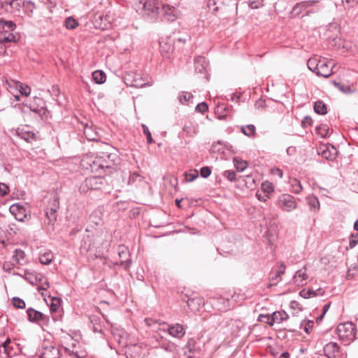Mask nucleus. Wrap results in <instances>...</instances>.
<instances>
[{
	"label": "nucleus",
	"mask_w": 358,
	"mask_h": 358,
	"mask_svg": "<svg viewBox=\"0 0 358 358\" xmlns=\"http://www.w3.org/2000/svg\"><path fill=\"white\" fill-rule=\"evenodd\" d=\"M307 66L316 75L329 78L332 74L334 64L324 57L314 55L308 60Z\"/></svg>",
	"instance_id": "f257e3e1"
},
{
	"label": "nucleus",
	"mask_w": 358,
	"mask_h": 358,
	"mask_svg": "<svg viewBox=\"0 0 358 358\" xmlns=\"http://www.w3.org/2000/svg\"><path fill=\"white\" fill-rule=\"evenodd\" d=\"M132 5L138 13L150 18L159 15L161 4L157 0H133Z\"/></svg>",
	"instance_id": "f03ea898"
},
{
	"label": "nucleus",
	"mask_w": 358,
	"mask_h": 358,
	"mask_svg": "<svg viewBox=\"0 0 358 358\" xmlns=\"http://www.w3.org/2000/svg\"><path fill=\"white\" fill-rule=\"evenodd\" d=\"M24 278L30 284L35 285L37 290L41 292L44 299L46 300L44 291H46L50 287L46 277L39 273H30L25 271L24 273Z\"/></svg>",
	"instance_id": "7ed1b4c3"
},
{
	"label": "nucleus",
	"mask_w": 358,
	"mask_h": 358,
	"mask_svg": "<svg viewBox=\"0 0 358 358\" xmlns=\"http://www.w3.org/2000/svg\"><path fill=\"white\" fill-rule=\"evenodd\" d=\"M337 334L340 340L349 344L355 338V327L352 322L341 323L337 327Z\"/></svg>",
	"instance_id": "20e7f679"
},
{
	"label": "nucleus",
	"mask_w": 358,
	"mask_h": 358,
	"mask_svg": "<svg viewBox=\"0 0 358 358\" xmlns=\"http://www.w3.org/2000/svg\"><path fill=\"white\" fill-rule=\"evenodd\" d=\"M43 105V101L36 96H34L33 101L30 99H24V106L29 108L31 111L38 115L43 120L47 118V113L48 112Z\"/></svg>",
	"instance_id": "39448f33"
},
{
	"label": "nucleus",
	"mask_w": 358,
	"mask_h": 358,
	"mask_svg": "<svg viewBox=\"0 0 358 358\" xmlns=\"http://www.w3.org/2000/svg\"><path fill=\"white\" fill-rule=\"evenodd\" d=\"M21 351L20 345L11 342L9 339L0 345L1 358H12L20 354Z\"/></svg>",
	"instance_id": "423d86ee"
},
{
	"label": "nucleus",
	"mask_w": 358,
	"mask_h": 358,
	"mask_svg": "<svg viewBox=\"0 0 358 358\" xmlns=\"http://www.w3.org/2000/svg\"><path fill=\"white\" fill-rule=\"evenodd\" d=\"M99 161L98 156H94L93 155H86L81 159L80 165L81 166L86 169L89 170L91 172L99 173L101 175L102 173L101 166H99Z\"/></svg>",
	"instance_id": "0eeeda50"
},
{
	"label": "nucleus",
	"mask_w": 358,
	"mask_h": 358,
	"mask_svg": "<svg viewBox=\"0 0 358 358\" xmlns=\"http://www.w3.org/2000/svg\"><path fill=\"white\" fill-rule=\"evenodd\" d=\"M41 358H60L59 349L52 343L44 341L41 345Z\"/></svg>",
	"instance_id": "6e6552de"
},
{
	"label": "nucleus",
	"mask_w": 358,
	"mask_h": 358,
	"mask_svg": "<svg viewBox=\"0 0 358 358\" xmlns=\"http://www.w3.org/2000/svg\"><path fill=\"white\" fill-rule=\"evenodd\" d=\"M105 182V180L101 176L89 177L83 182L80 189L83 192H86L89 189H101Z\"/></svg>",
	"instance_id": "1a4fd4ad"
},
{
	"label": "nucleus",
	"mask_w": 358,
	"mask_h": 358,
	"mask_svg": "<svg viewBox=\"0 0 358 358\" xmlns=\"http://www.w3.org/2000/svg\"><path fill=\"white\" fill-rule=\"evenodd\" d=\"M113 157L114 155L107 153H102L101 155L98 156L100 162L99 166H101L102 173L110 174L115 169Z\"/></svg>",
	"instance_id": "9d476101"
},
{
	"label": "nucleus",
	"mask_w": 358,
	"mask_h": 358,
	"mask_svg": "<svg viewBox=\"0 0 358 358\" xmlns=\"http://www.w3.org/2000/svg\"><path fill=\"white\" fill-rule=\"evenodd\" d=\"M124 82L127 85L137 88L150 86L149 83H145L140 74L128 73L124 76Z\"/></svg>",
	"instance_id": "9b49d317"
},
{
	"label": "nucleus",
	"mask_w": 358,
	"mask_h": 358,
	"mask_svg": "<svg viewBox=\"0 0 358 358\" xmlns=\"http://www.w3.org/2000/svg\"><path fill=\"white\" fill-rule=\"evenodd\" d=\"M278 206L284 211L290 212L295 209L297 203L294 198L289 194H282L278 199Z\"/></svg>",
	"instance_id": "f8f14e48"
},
{
	"label": "nucleus",
	"mask_w": 358,
	"mask_h": 358,
	"mask_svg": "<svg viewBox=\"0 0 358 358\" xmlns=\"http://www.w3.org/2000/svg\"><path fill=\"white\" fill-rule=\"evenodd\" d=\"M159 14L165 20L173 22L179 16V10L174 6L170 5H163L160 7Z\"/></svg>",
	"instance_id": "ddd939ff"
},
{
	"label": "nucleus",
	"mask_w": 358,
	"mask_h": 358,
	"mask_svg": "<svg viewBox=\"0 0 358 358\" xmlns=\"http://www.w3.org/2000/svg\"><path fill=\"white\" fill-rule=\"evenodd\" d=\"M6 85L9 92L14 96L15 101H20L22 95V83L15 80L6 81Z\"/></svg>",
	"instance_id": "4468645a"
},
{
	"label": "nucleus",
	"mask_w": 358,
	"mask_h": 358,
	"mask_svg": "<svg viewBox=\"0 0 358 358\" xmlns=\"http://www.w3.org/2000/svg\"><path fill=\"white\" fill-rule=\"evenodd\" d=\"M59 199L55 197L51 206L48 207L45 211V215L48 220V224H52L57 219V211L59 208Z\"/></svg>",
	"instance_id": "2eb2a0df"
},
{
	"label": "nucleus",
	"mask_w": 358,
	"mask_h": 358,
	"mask_svg": "<svg viewBox=\"0 0 358 358\" xmlns=\"http://www.w3.org/2000/svg\"><path fill=\"white\" fill-rule=\"evenodd\" d=\"M323 350L328 358H338L340 356V348L335 342H330L325 345Z\"/></svg>",
	"instance_id": "dca6fc26"
},
{
	"label": "nucleus",
	"mask_w": 358,
	"mask_h": 358,
	"mask_svg": "<svg viewBox=\"0 0 358 358\" xmlns=\"http://www.w3.org/2000/svg\"><path fill=\"white\" fill-rule=\"evenodd\" d=\"M308 279L307 268L306 266H303L295 273L293 277V282L297 286H303L306 284Z\"/></svg>",
	"instance_id": "f3484780"
},
{
	"label": "nucleus",
	"mask_w": 358,
	"mask_h": 358,
	"mask_svg": "<svg viewBox=\"0 0 358 358\" xmlns=\"http://www.w3.org/2000/svg\"><path fill=\"white\" fill-rule=\"evenodd\" d=\"M162 329L167 331L170 336L177 338H182L185 334L183 327L179 324L168 325L166 329L165 328H162Z\"/></svg>",
	"instance_id": "a211bd4d"
},
{
	"label": "nucleus",
	"mask_w": 358,
	"mask_h": 358,
	"mask_svg": "<svg viewBox=\"0 0 358 358\" xmlns=\"http://www.w3.org/2000/svg\"><path fill=\"white\" fill-rule=\"evenodd\" d=\"M270 322L271 327L273 326L274 324H280L282 322L287 320L289 317L288 314L284 311H275L271 315Z\"/></svg>",
	"instance_id": "6ab92c4d"
},
{
	"label": "nucleus",
	"mask_w": 358,
	"mask_h": 358,
	"mask_svg": "<svg viewBox=\"0 0 358 358\" xmlns=\"http://www.w3.org/2000/svg\"><path fill=\"white\" fill-rule=\"evenodd\" d=\"M27 314L29 321L38 324L44 320V315L31 308L27 310Z\"/></svg>",
	"instance_id": "aec40b11"
},
{
	"label": "nucleus",
	"mask_w": 358,
	"mask_h": 358,
	"mask_svg": "<svg viewBox=\"0 0 358 358\" xmlns=\"http://www.w3.org/2000/svg\"><path fill=\"white\" fill-rule=\"evenodd\" d=\"M317 1H301L297 4H296L292 9V13L294 15H299L301 13L303 10L306 9L307 8L312 6L314 3H317Z\"/></svg>",
	"instance_id": "412c9836"
},
{
	"label": "nucleus",
	"mask_w": 358,
	"mask_h": 358,
	"mask_svg": "<svg viewBox=\"0 0 358 358\" xmlns=\"http://www.w3.org/2000/svg\"><path fill=\"white\" fill-rule=\"evenodd\" d=\"M115 339L122 346H128L131 343H129L127 338V334L123 330L117 329L113 332Z\"/></svg>",
	"instance_id": "4be33fe9"
},
{
	"label": "nucleus",
	"mask_w": 358,
	"mask_h": 358,
	"mask_svg": "<svg viewBox=\"0 0 358 358\" xmlns=\"http://www.w3.org/2000/svg\"><path fill=\"white\" fill-rule=\"evenodd\" d=\"M160 52L164 58H170L173 52V45L171 42L162 41L160 43Z\"/></svg>",
	"instance_id": "5701e85b"
},
{
	"label": "nucleus",
	"mask_w": 358,
	"mask_h": 358,
	"mask_svg": "<svg viewBox=\"0 0 358 358\" xmlns=\"http://www.w3.org/2000/svg\"><path fill=\"white\" fill-rule=\"evenodd\" d=\"M10 213L18 222H22V205L20 203H15L9 208Z\"/></svg>",
	"instance_id": "b1692460"
},
{
	"label": "nucleus",
	"mask_w": 358,
	"mask_h": 358,
	"mask_svg": "<svg viewBox=\"0 0 358 358\" xmlns=\"http://www.w3.org/2000/svg\"><path fill=\"white\" fill-rule=\"evenodd\" d=\"M118 255L120 259V263L125 268L129 267L130 261L129 259V250L124 247H120L118 249Z\"/></svg>",
	"instance_id": "393cba45"
},
{
	"label": "nucleus",
	"mask_w": 358,
	"mask_h": 358,
	"mask_svg": "<svg viewBox=\"0 0 358 358\" xmlns=\"http://www.w3.org/2000/svg\"><path fill=\"white\" fill-rule=\"evenodd\" d=\"M20 39V36H15L13 33L9 32L7 30L0 33V42L2 43L9 42H16Z\"/></svg>",
	"instance_id": "a878e982"
},
{
	"label": "nucleus",
	"mask_w": 358,
	"mask_h": 358,
	"mask_svg": "<svg viewBox=\"0 0 358 358\" xmlns=\"http://www.w3.org/2000/svg\"><path fill=\"white\" fill-rule=\"evenodd\" d=\"M54 258L53 254L50 250H44L39 254V261L42 264H50Z\"/></svg>",
	"instance_id": "bb28decb"
},
{
	"label": "nucleus",
	"mask_w": 358,
	"mask_h": 358,
	"mask_svg": "<svg viewBox=\"0 0 358 358\" xmlns=\"http://www.w3.org/2000/svg\"><path fill=\"white\" fill-rule=\"evenodd\" d=\"M187 303L191 310L196 312L199 310L203 301L201 298H192L187 300Z\"/></svg>",
	"instance_id": "cd10ccee"
},
{
	"label": "nucleus",
	"mask_w": 358,
	"mask_h": 358,
	"mask_svg": "<svg viewBox=\"0 0 358 358\" xmlns=\"http://www.w3.org/2000/svg\"><path fill=\"white\" fill-rule=\"evenodd\" d=\"M84 134L89 141H98L99 135L96 130L91 126H86L84 129Z\"/></svg>",
	"instance_id": "c85d7f7f"
},
{
	"label": "nucleus",
	"mask_w": 358,
	"mask_h": 358,
	"mask_svg": "<svg viewBox=\"0 0 358 358\" xmlns=\"http://www.w3.org/2000/svg\"><path fill=\"white\" fill-rule=\"evenodd\" d=\"M306 201L310 206L311 210L317 212L320 209V202L318 199L313 195H309L306 197Z\"/></svg>",
	"instance_id": "c756f323"
},
{
	"label": "nucleus",
	"mask_w": 358,
	"mask_h": 358,
	"mask_svg": "<svg viewBox=\"0 0 358 358\" xmlns=\"http://www.w3.org/2000/svg\"><path fill=\"white\" fill-rule=\"evenodd\" d=\"M91 323L93 324V330L94 332H101L102 331V325H101V318L98 315H91L90 317Z\"/></svg>",
	"instance_id": "7c9ffc66"
},
{
	"label": "nucleus",
	"mask_w": 358,
	"mask_h": 358,
	"mask_svg": "<svg viewBox=\"0 0 358 358\" xmlns=\"http://www.w3.org/2000/svg\"><path fill=\"white\" fill-rule=\"evenodd\" d=\"M234 166L239 172L243 171L248 166V162L241 158L236 157L233 159Z\"/></svg>",
	"instance_id": "2f4dec72"
},
{
	"label": "nucleus",
	"mask_w": 358,
	"mask_h": 358,
	"mask_svg": "<svg viewBox=\"0 0 358 358\" xmlns=\"http://www.w3.org/2000/svg\"><path fill=\"white\" fill-rule=\"evenodd\" d=\"M291 185V191L295 194H299L302 191V185L301 182L296 178H292L289 181Z\"/></svg>",
	"instance_id": "473e14b6"
},
{
	"label": "nucleus",
	"mask_w": 358,
	"mask_h": 358,
	"mask_svg": "<svg viewBox=\"0 0 358 358\" xmlns=\"http://www.w3.org/2000/svg\"><path fill=\"white\" fill-rule=\"evenodd\" d=\"M193 95L190 92H182L178 96L179 101L182 104L189 105L191 103Z\"/></svg>",
	"instance_id": "72a5a7b5"
},
{
	"label": "nucleus",
	"mask_w": 358,
	"mask_h": 358,
	"mask_svg": "<svg viewBox=\"0 0 358 358\" xmlns=\"http://www.w3.org/2000/svg\"><path fill=\"white\" fill-rule=\"evenodd\" d=\"M314 110L320 115H324L327 113L326 105L322 101H317L314 104Z\"/></svg>",
	"instance_id": "f704fd0d"
},
{
	"label": "nucleus",
	"mask_w": 358,
	"mask_h": 358,
	"mask_svg": "<svg viewBox=\"0 0 358 358\" xmlns=\"http://www.w3.org/2000/svg\"><path fill=\"white\" fill-rule=\"evenodd\" d=\"M92 78L96 83L102 84L106 80V75L101 71H95L92 73Z\"/></svg>",
	"instance_id": "c9c22d12"
},
{
	"label": "nucleus",
	"mask_w": 358,
	"mask_h": 358,
	"mask_svg": "<svg viewBox=\"0 0 358 358\" xmlns=\"http://www.w3.org/2000/svg\"><path fill=\"white\" fill-rule=\"evenodd\" d=\"M321 154L324 158L332 160L336 157V150L334 146H332L331 150L327 148L326 150H322Z\"/></svg>",
	"instance_id": "e433bc0d"
},
{
	"label": "nucleus",
	"mask_w": 358,
	"mask_h": 358,
	"mask_svg": "<svg viewBox=\"0 0 358 358\" xmlns=\"http://www.w3.org/2000/svg\"><path fill=\"white\" fill-rule=\"evenodd\" d=\"M241 131L247 136L251 137L255 134L256 128L253 124L241 127Z\"/></svg>",
	"instance_id": "4c0bfd02"
},
{
	"label": "nucleus",
	"mask_w": 358,
	"mask_h": 358,
	"mask_svg": "<svg viewBox=\"0 0 358 358\" xmlns=\"http://www.w3.org/2000/svg\"><path fill=\"white\" fill-rule=\"evenodd\" d=\"M78 24V21L72 17H68L64 22V25L68 29H74Z\"/></svg>",
	"instance_id": "58836bf2"
},
{
	"label": "nucleus",
	"mask_w": 358,
	"mask_h": 358,
	"mask_svg": "<svg viewBox=\"0 0 358 358\" xmlns=\"http://www.w3.org/2000/svg\"><path fill=\"white\" fill-rule=\"evenodd\" d=\"M37 138L38 136L36 133L24 129V141L31 143L32 141H36Z\"/></svg>",
	"instance_id": "ea45409f"
},
{
	"label": "nucleus",
	"mask_w": 358,
	"mask_h": 358,
	"mask_svg": "<svg viewBox=\"0 0 358 358\" xmlns=\"http://www.w3.org/2000/svg\"><path fill=\"white\" fill-rule=\"evenodd\" d=\"M316 131L318 135L325 138L328 135L329 127L327 124H321L316 127Z\"/></svg>",
	"instance_id": "a19ab883"
},
{
	"label": "nucleus",
	"mask_w": 358,
	"mask_h": 358,
	"mask_svg": "<svg viewBox=\"0 0 358 358\" xmlns=\"http://www.w3.org/2000/svg\"><path fill=\"white\" fill-rule=\"evenodd\" d=\"M286 266L284 263L281 262L278 269L276 271L275 276L272 277L273 280H280L281 275H283L285 272Z\"/></svg>",
	"instance_id": "79ce46f5"
},
{
	"label": "nucleus",
	"mask_w": 358,
	"mask_h": 358,
	"mask_svg": "<svg viewBox=\"0 0 358 358\" xmlns=\"http://www.w3.org/2000/svg\"><path fill=\"white\" fill-rule=\"evenodd\" d=\"M261 189L264 193H266L267 194L273 192L274 190L273 184L271 182H269L267 181L264 182L262 184Z\"/></svg>",
	"instance_id": "37998d69"
},
{
	"label": "nucleus",
	"mask_w": 358,
	"mask_h": 358,
	"mask_svg": "<svg viewBox=\"0 0 358 358\" xmlns=\"http://www.w3.org/2000/svg\"><path fill=\"white\" fill-rule=\"evenodd\" d=\"M334 85L341 92L345 94H351L353 91L348 85H344L336 81L334 82Z\"/></svg>",
	"instance_id": "c03bdc74"
},
{
	"label": "nucleus",
	"mask_w": 358,
	"mask_h": 358,
	"mask_svg": "<svg viewBox=\"0 0 358 358\" xmlns=\"http://www.w3.org/2000/svg\"><path fill=\"white\" fill-rule=\"evenodd\" d=\"M182 129L189 136H193L196 133V129L192 123L185 124Z\"/></svg>",
	"instance_id": "a18cd8bd"
},
{
	"label": "nucleus",
	"mask_w": 358,
	"mask_h": 358,
	"mask_svg": "<svg viewBox=\"0 0 358 358\" xmlns=\"http://www.w3.org/2000/svg\"><path fill=\"white\" fill-rule=\"evenodd\" d=\"M211 151L213 152H217V153H224V146L221 143L220 141H218L217 143H214L213 145H212V147H211Z\"/></svg>",
	"instance_id": "49530a36"
},
{
	"label": "nucleus",
	"mask_w": 358,
	"mask_h": 358,
	"mask_svg": "<svg viewBox=\"0 0 358 358\" xmlns=\"http://www.w3.org/2000/svg\"><path fill=\"white\" fill-rule=\"evenodd\" d=\"M34 8L35 6L31 1L24 2V12H25L27 15H30Z\"/></svg>",
	"instance_id": "de8ad7c7"
},
{
	"label": "nucleus",
	"mask_w": 358,
	"mask_h": 358,
	"mask_svg": "<svg viewBox=\"0 0 358 358\" xmlns=\"http://www.w3.org/2000/svg\"><path fill=\"white\" fill-rule=\"evenodd\" d=\"M264 0H250L248 2L250 8L252 9H257L264 5Z\"/></svg>",
	"instance_id": "09e8293b"
},
{
	"label": "nucleus",
	"mask_w": 358,
	"mask_h": 358,
	"mask_svg": "<svg viewBox=\"0 0 358 358\" xmlns=\"http://www.w3.org/2000/svg\"><path fill=\"white\" fill-rule=\"evenodd\" d=\"M144 322L147 326L150 327H153L155 324H159V325L162 324L163 326L166 325V324L164 322L160 323V322H159L158 320H154L152 318H145Z\"/></svg>",
	"instance_id": "8fccbe9b"
},
{
	"label": "nucleus",
	"mask_w": 358,
	"mask_h": 358,
	"mask_svg": "<svg viewBox=\"0 0 358 358\" xmlns=\"http://www.w3.org/2000/svg\"><path fill=\"white\" fill-rule=\"evenodd\" d=\"M197 178H198V172L196 170L193 171L192 172L185 173V179H186V181H187V182H192Z\"/></svg>",
	"instance_id": "3c124183"
},
{
	"label": "nucleus",
	"mask_w": 358,
	"mask_h": 358,
	"mask_svg": "<svg viewBox=\"0 0 358 358\" xmlns=\"http://www.w3.org/2000/svg\"><path fill=\"white\" fill-rule=\"evenodd\" d=\"M208 109V105L205 102H201L196 106V110L199 113L203 114Z\"/></svg>",
	"instance_id": "603ef678"
},
{
	"label": "nucleus",
	"mask_w": 358,
	"mask_h": 358,
	"mask_svg": "<svg viewBox=\"0 0 358 358\" xmlns=\"http://www.w3.org/2000/svg\"><path fill=\"white\" fill-rule=\"evenodd\" d=\"M227 108L224 104H220L217 106L216 113H219L220 116L227 115Z\"/></svg>",
	"instance_id": "864d4df0"
},
{
	"label": "nucleus",
	"mask_w": 358,
	"mask_h": 358,
	"mask_svg": "<svg viewBox=\"0 0 358 358\" xmlns=\"http://www.w3.org/2000/svg\"><path fill=\"white\" fill-rule=\"evenodd\" d=\"M142 127H143V133L145 134V135L147 137L148 143H152L154 142V141H153V139L152 138L151 133L149 131L148 128L145 125H144V124H143Z\"/></svg>",
	"instance_id": "5fc2aeb1"
},
{
	"label": "nucleus",
	"mask_w": 358,
	"mask_h": 358,
	"mask_svg": "<svg viewBox=\"0 0 358 358\" xmlns=\"http://www.w3.org/2000/svg\"><path fill=\"white\" fill-rule=\"evenodd\" d=\"M224 176L230 181L236 180V174L234 171H226L224 173Z\"/></svg>",
	"instance_id": "6e6d98bb"
},
{
	"label": "nucleus",
	"mask_w": 358,
	"mask_h": 358,
	"mask_svg": "<svg viewBox=\"0 0 358 358\" xmlns=\"http://www.w3.org/2000/svg\"><path fill=\"white\" fill-rule=\"evenodd\" d=\"M52 303H51V309L53 311H56L60 304V299L57 297H52L51 299Z\"/></svg>",
	"instance_id": "4d7b16f0"
},
{
	"label": "nucleus",
	"mask_w": 358,
	"mask_h": 358,
	"mask_svg": "<svg viewBox=\"0 0 358 358\" xmlns=\"http://www.w3.org/2000/svg\"><path fill=\"white\" fill-rule=\"evenodd\" d=\"M12 303L16 308H22V299L19 297H13L12 299Z\"/></svg>",
	"instance_id": "13d9d810"
},
{
	"label": "nucleus",
	"mask_w": 358,
	"mask_h": 358,
	"mask_svg": "<svg viewBox=\"0 0 358 358\" xmlns=\"http://www.w3.org/2000/svg\"><path fill=\"white\" fill-rule=\"evenodd\" d=\"M210 173L211 170L208 166H204L201 168L200 170V174L204 178H208L210 175Z\"/></svg>",
	"instance_id": "bf43d9fd"
},
{
	"label": "nucleus",
	"mask_w": 358,
	"mask_h": 358,
	"mask_svg": "<svg viewBox=\"0 0 358 358\" xmlns=\"http://www.w3.org/2000/svg\"><path fill=\"white\" fill-rule=\"evenodd\" d=\"M4 25L3 26V29L4 30H7L10 32V31H13L15 24L12 21H5L3 22Z\"/></svg>",
	"instance_id": "052dcab7"
},
{
	"label": "nucleus",
	"mask_w": 358,
	"mask_h": 358,
	"mask_svg": "<svg viewBox=\"0 0 358 358\" xmlns=\"http://www.w3.org/2000/svg\"><path fill=\"white\" fill-rule=\"evenodd\" d=\"M21 0H12L9 5L13 10H20Z\"/></svg>",
	"instance_id": "680f3d73"
},
{
	"label": "nucleus",
	"mask_w": 358,
	"mask_h": 358,
	"mask_svg": "<svg viewBox=\"0 0 358 358\" xmlns=\"http://www.w3.org/2000/svg\"><path fill=\"white\" fill-rule=\"evenodd\" d=\"M270 318H271V315H269L261 314L258 317V320L260 322H266L271 326Z\"/></svg>",
	"instance_id": "e2e57ef3"
},
{
	"label": "nucleus",
	"mask_w": 358,
	"mask_h": 358,
	"mask_svg": "<svg viewBox=\"0 0 358 358\" xmlns=\"http://www.w3.org/2000/svg\"><path fill=\"white\" fill-rule=\"evenodd\" d=\"M8 191V187L4 183H0V194L5 196L7 194Z\"/></svg>",
	"instance_id": "0e129e2a"
},
{
	"label": "nucleus",
	"mask_w": 358,
	"mask_h": 358,
	"mask_svg": "<svg viewBox=\"0 0 358 358\" xmlns=\"http://www.w3.org/2000/svg\"><path fill=\"white\" fill-rule=\"evenodd\" d=\"M300 295L305 299L310 298L312 297V289H303L302 291H301Z\"/></svg>",
	"instance_id": "69168bd1"
},
{
	"label": "nucleus",
	"mask_w": 358,
	"mask_h": 358,
	"mask_svg": "<svg viewBox=\"0 0 358 358\" xmlns=\"http://www.w3.org/2000/svg\"><path fill=\"white\" fill-rule=\"evenodd\" d=\"M271 173L273 175V176H279L280 178H282V176H283V172L281 169H278V168H274V169H271Z\"/></svg>",
	"instance_id": "338daca9"
},
{
	"label": "nucleus",
	"mask_w": 358,
	"mask_h": 358,
	"mask_svg": "<svg viewBox=\"0 0 358 358\" xmlns=\"http://www.w3.org/2000/svg\"><path fill=\"white\" fill-rule=\"evenodd\" d=\"M358 243V236L356 237L352 236L350 241V245L351 248L355 247Z\"/></svg>",
	"instance_id": "774afa93"
}]
</instances>
